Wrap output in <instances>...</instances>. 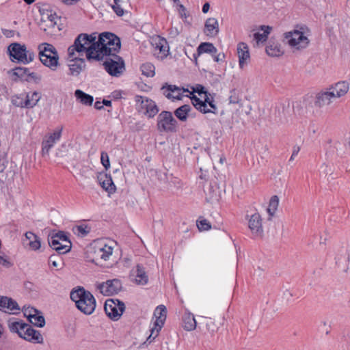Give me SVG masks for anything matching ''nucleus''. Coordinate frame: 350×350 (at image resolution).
Instances as JSON below:
<instances>
[{"label":"nucleus","instance_id":"f257e3e1","mask_svg":"<svg viewBox=\"0 0 350 350\" xmlns=\"http://www.w3.org/2000/svg\"><path fill=\"white\" fill-rule=\"evenodd\" d=\"M96 33H80L75 40L73 44L68 49V58L77 59V56H83L85 53L88 62L100 61V55L96 53Z\"/></svg>","mask_w":350,"mask_h":350},{"label":"nucleus","instance_id":"f03ea898","mask_svg":"<svg viewBox=\"0 0 350 350\" xmlns=\"http://www.w3.org/2000/svg\"><path fill=\"white\" fill-rule=\"evenodd\" d=\"M70 299L75 303L77 308L85 314H92L95 310L96 302L93 295L81 286L72 289Z\"/></svg>","mask_w":350,"mask_h":350},{"label":"nucleus","instance_id":"7ed1b4c3","mask_svg":"<svg viewBox=\"0 0 350 350\" xmlns=\"http://www.w3.org/2000/svg\"><path fill=\"white\" fill-rule=\"evenodd\" d=\"M96 53L100 55V61H103L105 56L117 54L119 52L121 47L120 39L113 33L103 32L96 41Z\"/></svg>","mask_w":350,"mask_h":350},{"label":"nucleus","instance_id":"20e7f679","mask_svg":"<svg viewBox=\"0 0 350 350\" xmlns=\"http://www.w3.org/2000/svg\"><path fill=\"white\" fill-rule=\"evenodd\" d=\"M12 332H16L21 338L33 343L42 344L43 337L40 332L34 329L30 325L15 321L9 324Z\"/></svg>","mask_w":350,"mask_h":350},{"label":"nucleus","instance_id":"39448f33","mask_svg":"<svg viewBox=\"0 0 350 350\" xmlns=\"http://www.w3.org/2000/svg\"><path fill=\"white\" fill-rule=\"evenodd\" d=\"M38 49L40 62L53 70H55L58 65L59 55L56 49L51 44L42 43Z\"/></svg>","mask_w":350,"mask_h":350},{"label":"nucleus","instance_id":"423d86ee","mask_svg":"<svg viewBox=\"0 0 350 350\" xmlns=\"http://www.w3.org/2000/svg\"><path fill=\"white\" fill-rule=\"evenodd\" d=\"M105 57L103 65L107 72L112 77H118L121 76L125 70L124 59L117 54Z\"/></svg>","mask_w":350,"mask_h":350},{"label":"nucleus","instance_id":"0eeeda50","mask_svg":"<svg viewBox=\"0 0 350 350\" xmlns=\"http://www.w3.org/2000/svg\"><path fill=\"white\" fill-rule=\"evenodd\" d=\"M157 126L159 132L175 133L177 131V121L171 112L163 111L157 116Z\"/></svg>","mask_w":350,"mask_h":350},{"label":"nucleus","instance_id":"6e6552de","mask_svg":"<svg viewBox=\"0 0 350 350\" xmlns=\"http://www.w3.org/2000/svg\"><path fill=\"white\" fill-rule=\"evenodd\" d=\"M154 317L156 320L154 326L150 329V334L147 338L149 342H151L159 334V331L163 326L167 317V308L164 305L158 306L154 312Z\"/></svg>","mask_w":350,"mask_h":350},{"label":"nucleus","instance_id":"1a4fd4ad","mask_svg":"<svg viewBox=\"0 0 350 350\" xmlns=\"http://www.w3.org/2000/svg\"><path fill=\"white\" fill-rule=\"evenodd\" d=\"M284 41L293 48L297 49H305L309 44L308 38L299 30L286 32L284 34Z\"/></svg>","mask_w":350,"mask_h":350},{"label":"nucleus","instance_id":"9d476101","mask_svg":"<svg viewBox=\"0 0 350 350\" xmlns=\"http://www.w3.org/2000/svg\"><path fill=\"white\" fill-rule=\"evenodd\" d=\"M104 310L107 317L113 321H117L125 310V305L119 299H109L105 303Z\"/></svg>","mask_w":350,"mask_h":350},{"label":"nucleus","instance_id":"9b49d317","mask_svg":"<svg viewBox=\"0 0 350 350\" xmlns=\"http://www.w3.org/2000/svg\"><path fill=\"white\" fill-rule=\"evenodd\" d=\"M135 98V101L139 103L142 108L144 109V114L149 118H153L159 112V109L152 100L139 95H137Z\"/></svg>","mask_w":350,"mask_h":350},{"label":"nucleus","instance_id":"f8f14e48","mask_svg":"<svg viewBox=\"0 0 350 350\" xmlns=\"http://www.w3.org/2000/svg\"><path fill=\"white\" fill-rule=\"evenodd\" d=\"M248 224L254 237H262L264 230L262 225V218L259 213H256L251 215Z\"/></svg>","mask_w":350,"mask_h":350},{"label":"nucleus","instance_id":"ddd939ff","mask_svg":"<svg viewBox=\"0 0 350 350\" xmlns=\"http://www.w3.org/2000/svg\"><path fill=\"white\" fill-rule=\"evenodd\" d=\"M62 128L55 131L53 133L46 136L42 143V153L43 155L49 154L51 148L56 142L59 141L62 135Z\"/></svg>","mask_w":350,"mask_h":350},{"label":"nucleus","instance_id":"4468645a","mask_svg":"<svg viewBox=\"0 0 350 350\" xmlns=\"http://www.w3.org/2000/svg\"><path fill=\"white\" fill-rule=\"evenodd\" d=\"M0 309H6L5 312L16 314L21 308L18 303L11 297L0 295Z\"/></svg>","mask_w":350,"mask_h":350},{"label":"nucleus","instance_id":"2eb2a0df","mask_svg":"<svg viewBox=\"0 0 350 350\" xmlns=\"http://www.w3.org/2000/svg\"><path fill=\"white\" fill-rule=\"evenodd\" d=\"M350 256L345 248L342 250L337 254L335 260L336 265L338 267L339 271L346 273L349 269Z\"/></svg>","mask_w":350,"mask_h":350},{"label":"nucleus","instance_id":"dca6fc26","mask_svg":"<svg viewBox=\"0 0 350 350\" xmlns=\"http://www.w3.org/2000/svg\"><path fill=\"white\" fill-rule=\"evenodd\" d=\"M25 49L26 46L20 43H12L8 46V51L10 57L17 59L18 62H22L23 59L27 62L25 58Z\"/></svg>","mask_w":350,"mask_h":350},{"label":"nucleus","instance_id":"f3484780","mask_svg":"<svg viewBox=\"0 0 350 350\" xmlns=\"http://www.w3.org/2000/svg\"><path fill=\"white\" fill-rule=\"evenodd\" d=\"M161 90L163 95L170 99L181 100L183 97L181 88L175 85L165 84L162 87Z\"/></svg>","mask_w":350,"mask_h":350},{"label":"nucleus","instance_id":"a211bd4d","mask_svg":"<svg viewBox=\"0 0 350 350\" xmlns=\"http://www.w3.org/2000/svg\"><path fill=\"white\" fill-rule=\"evenodd\" d=\"M131 277L137 284H146L148 282V275L145 269L139 265L131 271Z\"/></svg>","mask_w":350,"mask_h":350},{"label":"nucleus","instance_id":"6ab92c4d","mask_svg":"<svg viewBox=\"0 0 350 350\" xmlns=\"http://www.w3.org/2000/svg\"><path fill=\"white\" fill-rule=\"evenodd\" d=\"M237 53L239 67L243 68L250 59L249 48L247 44L244 42L239 43L237 45Z\"/></svg>","mask_w":350,"mask_h":350},{"label":"nucleus","instance_id":"aec40b11","mask_svg":"<svg viewBox=\"0 0 350 350\" xmlns=\"http://www.w3.org/2000/svg\"><path fill=\"white\" fill-rule=\"evenodd\" d=\"M98 180L102 188L109 193H113L116 191V188L111 175L105 173L100 174Z\"/></svg>","mask_w":350,"mask_h":350},{"label":"nucleus","instance_id":"412c9836","mask_svg":"<svg viewBox=\"0 0 350 350\" xmlns=\"http://www.w3.org/2000/svg\"><path fill=\"white\" fill-rule=\"evenodd\" d=\"M334 99V94L331 93L329 88L325 91L318 93L314 104L319 107L330 104Z\"/></svg>","mask_w":350,"mask_h":350},{"label":"nucleus","instance_id":"4be33fe9","mask_svg":"<svg viewBox=\"0 0 350 350\" xmlns=\"http://www.w3.org/2000/svg\"><path fill=\"white\" fill-rule=\"evenodd\" d=\"M217 48L211 42H202L197 48V52L193 53V57L196 64H197L198 57L202 53H208L212 55L217 53Z\"/></svg>","mask_w":350,"mask_h":350},{"label":"nucleus","instance_id":"5701e85b","mask_svg":"<svg viewBox=\"0 0 350 350\" xmlns=\"http://www.w3.org/2000/svg\"><path fill=\"white\" fill-rule=\"evenodd\" d=\"M69 66L70 74L73 76H78L81 72L85 68V59L77 56V59L70 58Z\"/></svg>","mask_w":350,"mask_h":350},{"label":"nucleus","instance_id":"b1692460","mask_svg":"<svg viewBox=\"0 0 350 350\" xmlns=\"http://www.w3.org/2000/svg\"><path fill=\"white\" fill-rule=\"evenodd\" d=\"M349 83L345 81L336 83L329 88L331 93L334 94V99L345 96L349 91Z\"/></svg>","mask_w":350,"mask_h":350},{"label":"nucleus","instance_id":"393cba45","mask_svg":"<svg viewBox=\"0 0 350 350\" xmlns=\"http://www.w3.org/2000/svg\"><path fill=\"white\" fill-rule=\"evenodd\" d=\"M205 33L207 36H214L219 33V23L216 18H208L204 24Z\"/></svg>","mask_w":350,"mask_h":350},{"label":"nucleus","instance_id":"a878e982","mask_svg":"<svg viewBox=\"0 0 350 350\" xmlns=\"http://www.w3.org/2000/svg\"><path fill=\"white\" fill-rule=\"evenodd\" d=\"M48 242L49 246L59 254H66L70 250V247L68 245H64V243L59 241L51 237H49Z\"/></svg>","mask_w":350,"mask_h":350},{"label":"nucleus","instance_id":"bb28decb","mask_svg":"<svg viewBox=\"0 0 350 350\" xmlns=\"http://www.w3.org/2000/svg\"><path fill=\"white\" fill-rule=\"evenodd\" d=\"M196 321L192 313L186 310L183 316V327L187 331H192L196 328Z\"/></svg>","mask_w":350,"mask_h":350},{"label":"nucleus","instance_id":"cd10ccee","mask_svg":"<svg viewBox=\"0 0 350 350\" xmlns=\"http://www.w3.org/2000/svg\"><path fill=\"white\" fill-rule=\"evenodd\" d=\"M266 52L271 57H279L284 53L280 44L272 40H270L266 46Z\"/></svg>","mask_w":350,"mask_h":350},{"label":"nucleus","instance_id":"c85d7f7f","mask_svg":"<svg viewBox=\"0 0 350 350\" xmlns=\"http://www.w3.org/2000/svg\"><path fill=\"white\" fill-rule=\"evenodd\" d=\"M26 240L29 241L27 245L32 250H38L41 247V241L39 237L32 232H27L25 234Z\"/></svg>","mask_w":350,"mask_h":350},{"label":"nucleus","instance_id":"c756f323","mask_svg":"<svg viewBox=\"0 0 350 350\" xmlns=\"http://www.w3.org/2000/svg\"><path fill=\"white\" fill-rule=\"evenodd\" d=\"M28 72L29 68L25 67H16L10 71L14 81L20 79L21 80L27 81H29V79H27Z\"/></svg>","mask_w":350,"mask_h":350},{"label":"nucleus","instance_id":"7c9ffc66","mask_svg":"<svg viewBox=\"0 0 350 350\" xmlns=\"http://www.w3.org/2000/svg\"><path fill=\"white\" fill-rule=\"evenodd\" d=\"M75 96L81 103L85 105L90 106L94 101L92 96L85 93L81 90H77L75 92Z\"/></svg>","mask_w":350,"mask_h":350},{"label":"nucleus","instance_id":"2f4dec72","mask_svg":"<svg viewBox=\"0 0 350 350\" xmlns=\"http://www.w3.org/2000/svg\"><path fill=\"white\" fill-rule=\"evenodd\" d=\"M26 108H33L40 99V94L38 92L25 93Z\"/></svg>","mask_w":350,"mask_h":350},{"label":"nucleus","instance_id":"473e14b6","mask_svg":"<svg viewBox=\"0 0 350 350\" xmlns=\"http://www.w3.org/2000/svg\"><path fill=\"white\" fill-rule=\"evenodd\" d=\"M191 110V107L189 105H183L174 111V115L180 121H186L187 119L188 113Z\"/></svg>","mask_w":350,"mask_h":350},{"label":"nucleus","instance_id":"72a5a7b5","mask_svg":"<svg viewBox=\"0 0 350 350\" xmlns=\"http://www.w3.org/2000/svg\"><path fill=\"white\" fill-rule=\"evenodd\" d=\"M99 291L105 296H111L121 291V286H97Z\"/></svg>","mask_w":350,"mask_h":350},{"label":"nucleus","instance_id":"f704fd0d","mask_svg":"<svg viewBox=\"0 0 350 350\" xmlns=\"http://www.w3.org/2000/svg\"><path fill=\"white\" fill-rule=\"evenodd\" d=\"M263 33L256 32L254 34V38L256 40V44L263 42L267 40V36L270 33L271 28L269 26L262 25L260 27Z\"/></svg>","mask_w":350,"mask_h":350},{"label":"nucleus","instance_id":"c9c22d12","mask_svg":"<svg viewBox=\"0 0 350 350\" xmlns=\"http://www.w3.org/2000/svg\"><path fill=\"white\" fill-rule=\"evenodd\" d=\"M90 230L91 228L88 225L84 224L77 225L72 228L74 234L81 237L87 236L90 233Z\"/></svg>","mask_w":350,"mask_h":350},{"label":"nucleus","instance_id":"e433bc0d","mask_svg":"<svg viewBox=\"0 0 350 350\" xmlns=\"http://www.w3.org/2000/svg\"><path fill=\"white\" fill-rule=\"evenodd\" d=\"M113 254V247L105 244L98 248V256L104 260L109 259V256Z\"/></svg>","mask_w":350,"mask_h":350},{"label":"nucleus","instance_id":"4c0bfd02","mask_svg":"<svg viewBox=\"0 0 350 350\" xmlns=\"http://www.w3.org/2000/svg\"><path fill=\"white\" fill-rule=\"evenodd\" d=\"M141 71L143 75L147 77H152L155 72H154V66L149 62L144 63L141 66Z\"/></svg>","mask_w":350,"mask_h":350},{"label":"nucleus","instance_id":"58836bf2","mask_svg":"<svg viewBox=\"0 0 350 350\" xmlns=\"http://www.w3.org/2000/svg\"><path fill=\"white\" fill-rule=\"evenodd\" d=\"M279 204V198L277 196H273L269 201L267 212L272 217L278 208Z\"/></svg>","mask_w":350,"mask_h":350},{"label":"nucleus","instance_id":"ea45409f","mask_svg":"<svg viewBox=\"0 0 350 350\" xmlns=\"http://www.w3.org/2000/svg\"><path fill=\"white\" fill-rule=\"evenodd\" d=\"M25 100V93L15 95L12 98V103L18 107L26 108Z\"/></svg>","mask_w":350,"mask_h":350},{"label":"nucleus","instance_id":"a19ab883","mask_svg":"<svg viewBox=\"0 0 350 350\" xmlns=\"http://www.w3.org/2000/svg\"><path fill=\"white\" fill-rule=\"evenodd\" d=\"M29 320L33 325L38 327H43L45 325L44 317L40 311L39 312V314L33 315L31 319Z\"/></svg>","mask_w":350,"mask_h":350},{"label":"nucleus","instance_id":"79ce46f5","mask_svg":"<svg viewBox=\"0 0 350 350\" xmlns=\"http://www.w3.org/2000/svg\"><path fill=\"white\" fill-rule=\"evenodd\" d=\"M49 264L51 267L59 269L62 268L63 262L59 256L51 255L49 258Z\"/></svg>","mask_w":350,"mask_h":350},{"label":"nucleus","instance_id":"37998d69","mask_svg":"<svg viewBox=\"0 0 350 350\" xmlns=\"http://www.w3.org/2000/svg\"><path fill=\"white\" fill-rule=\"evenodd\" d=\"M51 237L57 239L59 241L64 243V245H68L70 247L72 246L71 242L68 239V237L63 231H59L57 233L51 236Z\"/></svg>","mask_w":350,"mask_h":350},{"label":"nucleus","instance_id":"c03bdc74","mask_svg":"<svg viewBox=\"0 0 350 350\" xmlns=\"http://www.w3.org/2000/svg\"><path fill=\"white\" fill-rule=\"evenodd\" d=\"M22 310L23 311L24 315L28 319H31V318L35 314H39V312H40V310H37L36 308H35L33 307H30V306H28V307L24 306Z\"/></svg>","mask_w":350,"mask_h":350},{"label":"nucleus","instance_id":"a18cd8bd","mask_svg":"<svg viewBox=\"0 0 350 350\" xmlns=\"http://www.w3.org/2000/svg\"><path fill=\"white\" fill-rule=\"evenodd\" d=\"M120 3L121 0H113V4L111 5L113 10L118 16H123L124 13Z\"/></svg>","mask_w":350,"mask_h":350},{"label":"nucleus","instance_id":"49530a36","mask_svg":"<svg viewBox=\"0 0 350 350\" xmlns=\"http://www.w3.org/2000/svg\"><path fill=\"white\" fill-rule=\"evenodd\" d=\"M156 49H159L163 56H167L169 47L166 45L165 40H159V43L156 44Z\"/></svg>","mask_w":350,"mask_h":350},{"label":"nucleus","instance_id":"de8ad7c7","mask_svg":"<svg viewBox=\"0 0 350 350\" xmlns=\"http://www.w3.org/2000/svg\"><path fill=\"white\" fill-rule=\"evenodd\" d=\"M197 226L200 231L208 230L211 228L209 221L206 219H202L198 221Z\"/></svg>","mask_w":350,"mask_h":350},{"label":"nucleus","instance_id":"09e8293b","mask_svg":"<svg viewBox=\"0 0 350 350\" xmlns=\"http://www.w3.org/2000/svg\"><path fill=\"white\" fill-rule=\"evenodd\" d=\"M100 160L104 167L107 170L110 167V162L109 155L106 152H102L100 156Z\"/></svg>","mask_w":350,"mask_h":350},{"label":"nucleus","instance_id":"8fccbe9b","mask_svg":"<svg viewBox=\"0 0 350 350\" xmlns=\"http://www.w3.org/2000/svg\"><path fill=\"white\" fill-rule=\"evenodd\" d=\"M283 293H284V297L286 299V300H288L291 297L295 296V297H299L300 296V295H298L295 291L294 289L292 288H288V289H286L283 291Z\"/></svg>","mask_w":350,"mask_h":350},{"label":"nucleus","instance_id":"3c124183","mask_svg":"<svg viewBox=\"0 0 350 350\" xmlns=\"http://www.w3.org/2000/svg\"><path fill=\"white\" fill-rule=\"evenodd\" d=\"M35 54L32 51L25 49V58L27 62H25V59H23L22 63L26 64L31 62H32L34 59Z\"/></svg>","mask_w":350,"mask_h":350},{"label":"nucleus","instance_id":"603ef678","mask_svg":"<svg viewBox=\"0 0 350 350\" xmlns=\"http://www.w3.org/2000/svg\"><path fill=\"white\" fill-rule=\"evenodd\" d=\"M197 109L203 113H213L215 114L217 113L216 111H212L211 109H208V106L206 104V102H203L201 105H200V106L198 107V108Z\"/></svg>","mask_w":350,"mask_h":350},{"label":"nucleus","instance_id":"864d4df0","mask_svg":"<svg viewBox=\"0 0 350 350\" xmlns=\"http://www.w3.org/2000/svg\"><path fill=\"white\" fill-rule=\"evenodd\" d=\"M212 57L213 58L214 61L216 62H224L225 59V55L223 53H213L212 54Z\"/></svg>","mask_w":350,"mask_h":350},{"label":"nucleus","instance_id":"5fc2aeb1","mask_svg":"<svg viewBox=\"0 0 350 350\" xmlns=\"http://www.w3.org/2000/svg\"><path fill=\"white\" fill-rule=\"evenodd\" d=\"M194 92H197L199 95L206 94L207 91L205 90V88L200 84H198L195 88H193Z\"/></svg>","mask_w":350,"mask_h":350},{"label":"nucleus","instance_id":"6e6d98bb","mask_svg":"<svg viewBox=\"0 0 350 350\" xmlns=\"http://www.w3.org/2000/svg\"><path fill=\"white\" fill-rule=\"evenodd\" d=\"M191 100L193 105L195 107L196 109H198L200 105H201L203 103L202 100H200L195 95L191 97Z\"/></svg>","mask_w":350,"mask_h":350},{"label":"nucleus","instance_id":"4d7b16f0","mask_svg":"<svg viewBox=\"0 0 350 350\" xmlns=\"http://www.w3.org/2000/svg\"><path fill=\"white\" fill-rule=\"evenodd\" d=\"M57 15L55 13H51L50 14H48L47 18L51 23V27H53L57 24L56 19H57Z\"/></svg>","mask_w":350,"mask_h":350},{"label":"nucleus","instance_id":"13d9d810","mask_svg":"<svg viewBox=\"0 0 350 350\" xmlns=\"http://www.w3.org/2000/svg\"><path fill=\"white\" fill-rule=\"evenodd\" d=\"M27 79H29V81L33 80L34 81L37 82L40 80V77H38L36 73L33 72H27Z\"/></svg>","mask_w":350,"mask_h":350},{"label":"nucleus","instance_id":"bf43d9fd","mask_svg":"<svg viewBox=\"0 0 350 350\" xmlns=\"http://www.w3.org/2000/svg\"><path fill=\"white\" fill-rule=\"evenodd\" d=\"M8 161L5 157L0 158V173L3 172L6 168Z\"/></svg>","mask_w":350,"mask_h":350},{"label":"nucleus","instance_id":"052dcab7","mask_svg":"<svg viewBox=\"0 0 350 350\" xmlns=\"http://www.w3.org/2000/svg\"><path fill=\"white\" fill-rule=\"evenodd\" d=\"M321 325L323 326L324 331L326 335L329 334L331 331V325L326 321L321 322Z\"/></svg>","mask_w":350,"mask_h":350},{"label":"nucleus","instance_id":"680f3d73","mask_svg":"<svg viewBox=\"0 0 350 350\" xmlns=\"http://www.w3.org/2000/svg\"><path fill=\"white\" fill-rule=\"evenodd\" d=\"M233 94H232L230 97H229V102L230 103H233V104H237V103H239V98L238 97L235 95V92L234 91L232 92Z\"/></svg>","mask_w":350,"mask_h":350},{"label":"nucleus","instance_id":"e2e57ef3","mask_svg":"<svg viewBox=\"0 0 350 350\" xmlns=\"http://www.w3.org/2000/svg\"><path fill=\"white\" fill-rule=\"evenodd\" d=\"M300 148L299 146H294L292 155L290 158V161H293L294 159V157L297 155L298 152H299Z\"/></svg>","mask_w":350,"mask_h":350},{"label":"nucleus","instance_id":"0e129e2a","mask_svg":"<svg viewBox=\"0 0 350 350\" xmlns=\"http://www.w3.org/2000/svg\"><path fill=\"white\" fill-rule=\"evenodd\" d=\"M204 100H202V102H206V104H209L210 102L213 101V99H211L209 98L210 94L207 92L206 94H204Z\"/></svg>","mask_w":350,"mask_h":350},{"label":"nucleus","instance_id":"69168bd1","mask_svg":"<svg viewBox=\"0 0 350 350\" xmlns=\"http://www.w3.org/2000/svg\"><path fill=\"white\" fill-rule=\"evenodd\" d=\"M94 107L96 109H102L103 108V101L100 102V101H96L95 103H94Z\"/></svg>","mask_w":350,"mask_h":350},{"label":"nucleus","instance_id":"338daca9","mask_svg":"<svg viewBox=\"0 0 350 350\" xmlns=\"http://www.w3.org/2000/svg\"><path fill=\"white\" fill-rule=\"evenodd\" d=\"M210 8V4L208 3H205L202 6V12L203 13H207Z\"/></svg>","mask_w":350,"mask_h":350},{"label":"nucleus","instance_id":"774afa93","mask_svg":"<svg viewBox=\"0 0 350 350\" xmlns=\"http://www.w3.org/2000/svg\"><path fill=\"white\" fill-rule=\"evenodd\" d=\"M208 105L210 106V107L212 109L211 110L212 111H215L217 112V107L216 105L214 104L213 101H211L209 103Z\"/></svg>","mask_w":350,"mask_h":350}]
</instances>
